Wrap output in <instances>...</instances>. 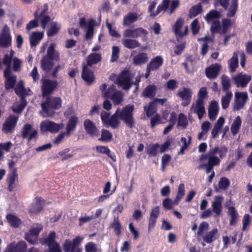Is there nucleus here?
Segmentation results:
<instances>
[{
  "mask_svg": "<svg viewBox=\"0 0 252 252\" xmlns=\"http://www.w3.org/2000/svg\"><path fill=\"white\" fill-rule=\"evenodd\" d=\"M227 148L224 146L215 147L210 149L205 154L202 155L199 158V160L202 162L205 160L207 165L216 166L220 164V158H222L226 155Z\"/></svg>",
  "mask_w": 252,
  "mask_h": 252,
  "instance_id": "f257e3e1",
  "label": "nucleus"
},
{
  "mask_svg": "<svg viewBox=\"0 0 252 252\" xmlns=\"http://www.w3.org/2000/svg\"><path fill=\"white\" fill-rule=\"evenodd\" d=\"M133 76L127 70H124L118 76L112 74L110 79L123 90H128L132 85Z\"/></svg>",
  "mask_w": 252,
  "mask_h": 252,
  "instance_id": "f03ea898",
  "label": "nucleus"
},
{
  "mask_svg": "<svg viewBox=\"0 0 252 252\" xmlns=\"http://www.w3.org/2000/svg\"><path fill=\"white\" fill-rule=\"evenodd\" d=\"M61 106L62 100L59 97H49L41 104L40 114L44 117H52L54 114L53 110L59 109Z\"/></svg>",
  "mask_w": 252,
  "mask_h": 252,
  "instance_id": "7ed1b4c3",
  "label": "nucleus"
},
{
  "mask_svg": "<svg viewBox=\"0 0 252 252\" xmlns=\"http://www.w3.org/2000/svg\"><path fill=\"white\" fill-rule=\"evenodd\" d=\"M134 109L133 105L128 104L122 110L118 108L119 110V118L123 120L126 126L130 128L134 126L135 121L133 117V112Z\"/></svg>",
  "mask_w": 252,
  "mask_h": 252,
  "instance_id": "20e7f679",
  "label": "nucleus"
},
{
  "mask_svg": "<svg viewBox=\"0 0 252 252\" xmlns=\"http://www.w3.org/2000/svg\"><path fill=\"white\" fill-rule=\"evenodd\" d=\"M180 2L178 0H163L162 3L159 5L156 11L153 14L157 16L162 11H166L168 14H171L175 12L176 9L179 7Z\"/></svg>",
  "mask_w": 252,
  "mask_h": 252,
  "instance_id": "39448f33",
  "label": "nucleus"
},
{
  "mask_svg": "<svg viewBox=\"0 0 252 252\" xmlns=\"http://www.w3.org/2000/svg\"><path fill=\"white\" fill-rule=\"evenodd\" d=\"M105 97L111 98L115 105H119L123 101L124 94L116 90L114 85L110 86L107 90L103 93Z\"/></svg>",
  "mask_w": 252,
  "mask_h": 252,
  "instance_id": "423d86ee",
  "label": "nucleus"
},
{
  "mask_svg": "<svg viewBox=\"0 0 252 252\" xmlns=\"http://www.w3.org/2000/svg\"><path fill=\"white\" fill-rule=\"evenodd\" d=\"M64 127L63 123L57 124L54 122L45 120L40 124V130L43 132L49 131L51 133H57Z\"/></svg>",
  "mask_w": 252,
  "mask_h": 252,
  "instance_id": "0eeeda50",
  "label": "nucleus"
},
{
  "mask_svg": "<svg viewBox=\"0 0 252 252\" xmlns=\"http://www.w3.org/2000/svg\"><path fill=\"white\" fill-rule=\"evenodd\" d=\"M95 24V21L93 19H90L88 22L86 21L84 18H81L80 19L79 23L80 27L81 28H87L85 34V38L87 40H89L93 37Z\"/></svg>",
  "mask_w": 252,
  "mask_h": 252,
  "instance_id": "6e6552de",
  "label": "nucleus"
},
{
  "mask_svg": "<svg viewBox=\"0 0 252 252\" xmlns=\"http://www.w3.org/2000/svg\"><path fill=\"white\" fill-rule=\"evenodd\" d=\"M56 234L54 231L51 232L46 238H45L42 244L47 245L50 252H62L60 245L56 241Z\"/></svg>",
  "mask_w": 252,
  "mask_h": 252,
  "instance_id": "1a4fd4ad",
  "label": "nucleus"
},
{
  "mask_svg": "<svg viewBox=\"0 0 252 252\" xmlns=\"http://www.w3.org/2000/svg\"><path fill=\"white\" fill-rule=\"evenodd\" d=\"M248 99V95L247 92H236L233 109L238 111L243 108Z\"/></svg>",
  "mask_w": 252,
  "mask_h": 252,
  "instance_id": "9d476101",
  "label": "nucleus"
},
{
  "mask_svg": "<svg viewBox=\"0 0 252 252\" xmlns=\"http://www.w3.org/2000/svg\"><path fill=\"white\" fill-rule=\"evenodd\" d=\"M177 95L182 100L183 105L186 106L191 102L192 91L190 88L183 87L178 90Z\"/></svg>",
  "mask_w": 252,
  "mask_h": 252,
  "instance_id": "9b49d317",
  "label": "nucleus"
},
{
  "mask_svg": "<svg viewBox=\"0 0 252 252\" xmlns=\"http://www.w3.org/2000/svg\"><path fill=\"white\" fill-rule=\"evenodd\" d=\"M43 227L41 224H35L31 228L30 232L25 236V238L30 243L34 244L37 242V238Z\"/></svg>",
  "mask_w": 252,
  "mask_h": 252,
  "instance_id": "f8f14e48",
  "label": "nucleus"
},
{
  "mask_svg": "<svg viewBox=\"0 0 252 252\" xmlns=\"http://www.w3.org/2000/svg\"><path fill=\"white\" fill-rule=\"evenodd\" d=\"M18 120V116L10 115L3 124L2 131L6 133H11L17 125Z\"/></svg>",
  "mask_w": 252,
  "mask_h": 252,
  "instance_id": "ddd939ff",
  "label": "nucleus"
},
{
  "mask_svg": "<svg viewBox=\"0 0 252 252\" xmlns=\"http://www.w3.org/2000/svg\"><path fill=\"white\" fill-rule=\"evenodd\" d=\"M11 37L9 28L5 25L0 33V46L7 47L11 45Z\"/></svg>",
  "mask_w": 252,
  "mask_h": 252,
  "instance_id": "4468645a",
  "label": "nucleus"
},
{
  "mask_svg": "<svg viewBox=\"0 0 252 252\" xmlns=\"http://www.w3.org/2000/svg\"><path fill=\"white\" fill-rule=\"evenodd\" d=\"M252 79L251 76L242 73L232 77V80L238 87H246Z\"/></svg>",
  "mask_w": 252,
  "mask_h": 252,
  "instance_id": "2eb2a0df",
  "label": "nucleus"
},
{
  "mask_svg": "<svg viewBox=\"0 0 252 252\" xmlns=\"http://www.w3.org/2000/svg\"><path fill=\"white\" fill-rule=\"evenodd\" d=\"M190 111L192 113L197 114L198 119L201 120L205 114L204 101L197 100L195 103L192 105Z\"/></svg>",
  "mask_w": 252,
  "mask_h": 252,
  "instance_id": "dca6fc26",
  "label": "nucleus"
},
{
  "mask_svg": "<svg viewBox=\"0 0 252 252\" xmlns=\"http://www.w3.org/2000/svg\"><path fill=\"white\" fill-rule=\"evenodd\" d=\"M221 68V65L218 63L212 64L206 68V75L209 79H215L218 76Z\"/></svg>",
  "mask_w": 252,
  "mask_h": 252,
  "instance_id": "f3484780",
  "label": "nucleus"
},
{
  "mask_svg": "<svg viewBox=\"0 0 252 252\" xmlns=\"http://www.w3.org/2000/svg\"><path fill=\"white\" fill-rule=\"evenodd\" d=\"M184 23V19L182 18H179L176 21L173 27V31L176 35L183 36L188 34V27L187 26L185 28L184 31L182 30Z\"/></svg>",
  "mask_w": 252,
  "mask_h": 252,
  "instance_id": "a211bd4d",
  "label": "nucleus"
},
{
  "mask_svg": "<svg viewBox=\"0 0 252 252\" xmlns=\"http://www.w3.org/2000/svg\"><path fill=\"white\" fill-rule=\"evenodd\" d=\"M57 82L45 79L42 81V90L44 96L51 94L57 86Z\"/></svg>",
  "mask_w": 252,
  "mask_h": 252,
  "instance_id": "6ab92c4d",
  "label": "nucleus"
},
{
  "mask_svg": "<svg viewBox=\"0 0 252 252\" xmlns=\"http://www.w3.org/2000/svg\"><path fill=\"white\" fill-rule=\"evenodd\" d=\"M223 200L224 198L222 196H215V200L212 203L213 211L217 216H219L222 211V204L223 201Z\"/></svg>",
  "mask_w": 252,
  "mask_h": 252,
  "instance_id": "aec40b11",
  "label": "nucleus"
},
{
  "mask_svg": "<svg viewBox=\"0 0 252 252\" xmlns=\"http://www.w3.org/2000/svg\"><path fill=\"white\" fill-rule=\"evenodd\" d=\"M229 0H227L225 6H223L220 2V5L227 10V15L228 17H233L236 13L238 8V0H231V3H228Z\"/></svg>",
  "mask_w": 252,
  "mask_h": 252,
  "instance_id": "412c9836",
  "label": "nucleus"
},
{
  "mask_svg": "<svg viewBox=\"0 0 252 252\" xmlns=\"http://www.w3.org/2000/svg\"><path fill=\"white\" fill-rule=\"evenodd\" d=\"M4 75L6 78L5 88L7 89L12 88L15 83L16 80V76L12 75L11 70L6 69L4 71Z\"/></svg>",
  "mask_w": 252,
  "mask_h": 252,
  "instance_id": "4be33fe9",
  "label": "nucleus"
},
{
  "mask_svg": "<svg viewBox=\"0 0 252 252\" xmlns=\"http://www.w3.org/2000/svg\"><path fill=\"white\" fill-rule=\"evenodd\" d=\"M84 127L86 132L92 136H97L99 134V130L95 126L94 124L90 120H86L84 122Z\"/></svg>",
  "mask_w": 252,
  "mask_h": 252,
  "instance_id": "5701e85b",
  "label": "nucleus"
},
{
  "mask_svg": "<svg viewBox=\"0 0 252 252\" xmlns=\"http://www.w3.org/2000/svg\"><path fill=\"white\" fill-rule=\"evenodd\" d=\"M159 214V207L158 206H156L153 208L149 218V222L148 225L149 231H151L154 228Z\"/></svg>",
  "mask_w": 252,
  "mask_h": 252,
  "instance_id": "b1692460",
  "label": "nucleus"
},
{
  "mask_svg": "<svg viewBox=\"0 0 252 252\" xmlns=\"http://www.w3.org/2000/svg\"><path fill=\"white\" fill-rule=\"evenodd\" d=\"M82 77L88 84H92L94 80L93 71L87 65H83V66Z\"/></svg>",
  "mask_w": 252,
  "mask_h": 252,
  "instance_id": "393cba45",
  "label": "nucleus"
},
{
  "mask_svg": "<svg viewBox=\"0 0 252 252\" xmlns=\"http://www.w3.org/2000/svg\"><path fill=\"white\" fill-rule=\"evenodd\" d=\"M43 207V200L41 198H36L30 207V211L32 213H38L42 210Z\"/></svg>",
  "mask_w": 252,
  "mask_h": 252,
  "instance_id": "a878e982",
  "label": "nucleus"
},
{
  "mask_svg": "<svg viewBox=\"0 0 252 252\" xmlns=\"http://www.w3.org/2000/svg\"><path fill=\"white\" fill-rule=\"evenodd\" d=\"M140 15L135 12H128L124 18L123 25L128 26L131 24L137 21L139 18Z\"/></svg>",
  "mask_w": 252,
  "mask_h": 252,
  "instance_id": "bb28decb",
  "label": "nucleus"
},
{
  "mask_svg": "<svg viewBox=\"0 0 252 252\" xmlns=\"http://www.w3.org/2000/svg\"><path fill=\"white\" fill-rule=\"evenodd\" d=\"M219 104L216 101H212L209 107V117L211 120H215L219 112Z\"/></svg>",
  "mask_w": 252,
  "mask_h": 252,
  "instance_id": "cd10ccee",
  "label": "nucleus"
},
{
  "mask_svg": "<svg viewBox=\"0 0 252 252\" xmlns=\"http://www.w3.org/2000/svg\"><path fill=\"white\" fill-rule=\"evenodd\" d=\"M43 32H33L29 37L31 46H36L43 38Z\"/></svg>",
  "mask_w": 252,
  "mask_h": 252,
  "instance_id": "c85d7f7f",
  "label": "nucleus"
},
{
  "mask_svg": "<svg viewBox=\"0 0 252 252\" xmlns=\"http://www.w3.org/2000/svg\"><path fill=\"white\" fill-rule=\"evenodd\" d=\"M218 233L217 228L213 229L203 236L204 241L208 244L211 243L216 239Z\"/></svg>",
  "mask_w": 252,
  "mask_h": 252,
  "instance_id": "c756f323",
  "label": "nucleus"
},
{
  "mask_svg": "<svg viewBox=\"0 0 252 252\" xmlns=\"http://www.w3.org/2000/svg\"><path fill=\"white\" fill-rule=\"evenodd\" d=\"M78 122V119L76 116H72L69 118L67 125L66 127L67 136H69L71 132L73 131L75 129Z\"/></svg>",
  "mask_w": 252,
  "mask_h": 252,
  "instance_id": "7c9ffc66",
  "label": "nucleus"
},
{
  "mask_svg": "<svg viewBox=\"0 0 252 252\" xmlns=\"http://www.w3.org/2000/svg\"><path fill=\"white\" fill-rule=\"evenodd\" d=\"M148 60V55L145 53H141L133 57V63L136 65H140L146 63Z\"/></svg>",
  "mask_w": 252,
  "mask_h": 252,
  "instance_id": "2f4dec72",
  "label": "nucleus"
},
{
  "mask_svg": "<svg viewBox=\"0 0 252 252\" xmlns=\"http://www.w3.org/2000/svg\"><path fill=\"white\" fill-rule=\"evenodd\" d=\"M163 59L160 56H157L153 59L148 64L149 68L152 70H157L161 66L163 63Z\"/></svg>",
  "mask_w": 252,
  "mask_h": 252,
  "instance_id": "473e14b6",
  "label": "nucleus"
},
{
  "mask_svg": "<svg viewBox=\"0 0 252 252\" xmlns=\"http://www.w3.org/2000/svg\"><path fill=\"white\" fill-rule=\"evenodd\" d=\"M238 53L239 51L234 52L231 58L228 62L230 71L232 72L235 71L238 66Z\"/></svg>",
  "mask_w": 252,
  "mask_h": 252,
  "instance_id": "72a5a7b5",
  "label": "nucleus"
},
{
  "mask_svg": "<svg viewBox=\"0 0 252 252\" xmlns=\"http://www.w3.org/2000/svg\"><path fill=\"white\" fill-rule=\"evenodd\" d=\"M101 59V55L97 53H92L90 54L87 58V64L88 66H90L93 64H96L100 61Z\"/></svg>",
  "mask_w": 252,
  "mask_h": 252,
  "instance_id": "f704fd0d",
  "label": "nucleus"
},
{
  "mask_svg": "<svg viewBox=\"0 0 252 252\" xmlns=\"http://www.w3.org/2000/svg\"><path fill=\"white\" fill-rule=\"evenodd\" d=\"M124 46L128 49H132L140 46V43L135 39L125 38L122 40Z\"/></svg>",
  "mask_w": 252,
  "mask_h": 252,
  "instance_id": "c9c22d12",
  "label": "nucleus"
},
{
  "mask_svg": "<svg viewBox=\"0 0 252 252\" xmlns=\"http://www.w3.org/2000/svg\"><path fill=\"white\" fill-rule=\"evenodd\" d=\"M55 43H52L47 50V57L51 60H59V53L55 50Z\"/></svg>",
  "mask_w": 252,
  "mask_h": 252,
  "instance_id": "e433bc0d",
  "label": "nucleus"
},
{
  "mask_svg": "<svg viewBox=\"0 0 252 252\" xmlns=\"http://www.w3.org/2000/svg\"><path fill=\"white\" fill-rule=\"evenodd\" d=\"M61 26L56 22H52L50 24V28L47 34L48 36H52L57 34L60 30Z\"/></svg>",
  "mask_w": 252,
  "mask_h": 252,
  "instance_id": "4c0bfd02",
  "label": "nucleus"
},
{
  "mask_svg": "<svg viewBox=\"0 0 252 252\" xmlns=\"http://www.w3.org/2000/svg\"><path fill=\"white\" fill-rule=\"evenodd\" d=\"M18 174L16 171H13L10 176L8 179V189L12 191L17 185L18 183Z\"/></svg>",
  "mask_w": 252,
  "mask_h": 252,
  "instance_id": "58836bf2",
  "label": "nucleus"
},
{
  "mask_svg": "<svg viewBox=\"0 0 252 252\" xmlns=\"http://www.w3.org/2000/svg\"><path fill=\"white\" fill-rule=\"evenodd\" d=\"M220 17V13L215 10H212L209 11L206 15L205 19L207 23H212L216 21Z\"/></svg>",
  "mask_w": 252,
  "mask_h": 252,
  "instance_id": "ea45409f",
  "label": "nucleus"
},
{
  "mask_svg": "<svg viewBox=\"0 0 252 252\" xmlns=\"http://www.w3.org/2000/svg\"><path fill=\"white\" fill-rule=\"evenodd\" d=\"M228 214L231 217L230 220V224L231 225H235L237 221L238 214L234 207H229L228 210Z\"/></svg>",
  "mask_w": 252,
  "mask_h": 252,
  "instance_id": "a19ab883",
  "label": "nucleus"
},
{
  "mask_svg": "<svg viewBox=\"0 0 252 252\" xmlns=\"http://www.w3.org/2000/svg\"><path fill=\"white\" fill-rule=\"evenodd\" d=\"M157 90L156 87L154 85H150L147 86L144 90L142 94L146 97H154L156 94Z\"/></svg>",
  "mask_w": 252,
  "mask_h": 252,
  "instance_id": "79ce46f5",
  "label": "nucleus"
},
{
  "mask_svg": "<svg viewBox=\"0 0 252 252\" xmlns=\"http://www.w3.org/2000/svg\"><path fill=\"white\" fill-rule=\"evenodd\" d=\"M6 218L10 225L14 227H18L21 224L20 219L11 214L7 215Z\"/></svg>",
  "mask_w": 252,
  "mask_h": 252,
  "instance_id": "37998d69",
  "label": "nucleus"
},
{
  "mask_svg": "<svg viewBox=\"0 0 252 252\" xmlns=\"http://www.w3.org/2000/svg\"><path fill=\"white\" fill-rule=\"evenodd\" d=\"M147 34L148 32L142 28L134 29L135 38L140 37L142 41H146L148 40Z\"/></svg>",
  "mask_w": 252,
  "mask_h": 252,
  "instance_id": "c03bdc74",
  "label": "nucleus"
},
{
  "mask_svg": "<svg viewBox=\"0 0 252 252\" xmlns=\"http://www.w3.org/2000/svg\"><path fill=\"white\" fill-rule=\"evenodd\" d=\"M119 110H117L115 113L110 118L109 126L115 128L117 127L120 124V118H119Z\"/></svg>",
  "mask_w": 252,
  "mask_h": 252,
  "instance_id": "a18cd8bd",
  "label": "nucleus"
},
{
  "mask_svg": "<svg viewBox=\"0 0 252 252\" xmlns=\"http://www.w3.org/2000/svg\"><path fill=\"white\" fill-rule=\"evenodd\" d=\"M159 145L158 143L149 145L146 148L147 153L150 157H156L158 153Z\"/></svg>",
  "mask_w": 252,
  "mask_h": 252,
  "instance_id": "49530a36",
  "label": "nucleus"
},
{
  "mask_svg": "<svg viewBox=\"0 0 252 252\" xmlns=\"http://www.w3.org/2000/svg\"><path fill=\"white\" fill-rule=\"evenodd\" d=\"M241 124V117L238 116L234 120L231 126V131L233 135H236L238 132Z\"/></svg>",
  "mask_w": 252,
  "mask_h": 252,
  "instance_id": "de8ad7c7",
  "label": "nucleus"
},
{
  "mask_svg": "<svg viewBox=\"0 0 252 252\" xmlns=\"http://www.w3.org/2000/svg\"><path fill=\"white\" fill-rule=\"evenodd\" d=\"M230 185V181L228 179L225 177H222L220 179L219 183V188H216L215 190L219 191L220 189L225 190Z\"/></svg>",
  "mask_w": 252,
  "mask_h": 252,
  "instance_id": "09e8293b",
  "label": "nucleus"
},
{
  "mask_svg": "<svg viewBox=\"0 0 252 252\" xmlns=\"http://www.w3.org/2000/svg\"><path fill=\"white\" fill-rule=\"evenodd\" d=\"M232 95L233 94L231 92L227 91L225 95L222 97L221 105L223 109H226L228 107Z\"/></svg>",
  "mask_w": 252,
  "mask_h": 252,
  "instance_id": "8fccbe9b",
  "label": "nucleus"
},
{
  "mask_svg": "<svg viewBox=\"0 0 252 252\" xmlns=\"http://www.w3.org/2000/svg\"><path fill=\"white\" fill-rule=\"evenodd\" d=\"M16 93L21 96V98H24L25 94L29 95L30 94L27 92L25 88L24 87L23 82L20 81L15 88Z\"/></svg>",
  "mask_w": 252,
  "mask_h": 252,
  "instance_id": "3c124183",
  "label": "nucleus"
},
{
  "mask_svg": "<svg viewBox=\"0 0 252 252\" xmlns=\"http://www.w3.org/2000/svg\"><path fill=\"white\" fill-rule=\"evenodd\" d=\"M47 57H44L41 61L42 68L45 71H48L53 66L52 62Z\"/></svg>",
  "mask_w": 252,
  "mask_h": 252,
  "instance_id": "603ef678",
  "label": "nucleus"
},
{
  "mask_svg": "<svg viewBox=\"0 0 252 252\" xmlns=\"http://www.w3.org/2000/svg\"><path fill=\"white\" fill-rule=\"evenodd\" d=\"M110 227L114 230L117 235L121 234V224L118 217L114 219L113 222L110 225Z\"/></svg>",
  "mask_w": 252,
  "mask_h": 252,
  "instance_id": "864d4df0",
  "label": "nucleus"
},
{
  "mask_svg": "<svg viewBox=\"0 0 252 252\" xmlns=\"http://www.w3.org/2000/svg\"><path fill=\"white\" fill-rule=\"evenodd\" d=\"M14 54V52L13 50H11L10 54L5 55L3 59V63L5 65L7 66V68L6 69H11V63L12 60H13V55Z\"/></svg>",
  "mask_w": 252,
  "mask_h": 252,
  "instance_id": "5fc2aeb1",
  "label": "nucleus"
},
{
  "mask_svg": "<svg viewBox=\"0 0 252 252\" xmlns=\"http://www.w3.org/2000/svg\"><path fill=\"white\" fill-rule=\"evenodd\" d=\"M185 193V188L184 184L179 185L178 192L175 197V203H178L183 198Z\"/></svg>",
  "mask_w": 252,
  "mask_h": 252,
  "instance_id": "6e6d98bb",
  "label": "nucleus"
},
{
  "mask_svg": "<svg viewBox=\"0 0 252 252\" xmlns=\"http://www.w3.org/2000/svg\"><path fill=\"white\" fill-rule=\"evenodd\" d=\"M188 124V121L187 117L183 114L181 113L179 115L177 126L181 127L182 128H185Z\"/></svg>",
  "mask_w": 252,
  "mask_h": 252,
  "instance_id": "4d7b16f0",
  "label": "nucleus"
},
{
  "mask_svg": "<svg viewBox=\"0 0 252 252\" xmlns=\"http://www.w3.org/2000/svg\"><path fill=\"white\" fill-rule=\"evenodd\" d=\"M106 26L108 29L109 33L112 36L116 38H120L121 37V34L116 31V28L114 24L107 22Z\"/></svg>",
  "mask_w": 252,
  "mask_h": 252,
  "instance_id": "13d9d810",
  "label": "nucleus"
},
{
  "mask_svg": "<svg viewBox=\"0 0 252 252\" xmlns=\"http://www.w3.org/2000/svg\"><path fill=\"white\" fill-rule=\"evenodd\" d=\"M26 249L27 245L24 241H20L17 244L14 243L13 247L14 252H25Z\"/></svg>",
  "mask_w": 252,
  "mask_h": 252,
  "instance_id": "bf43d9fd",
  "label": "nucleus"
},
{
  "mask_svg": "<svg viewBox=\"0 0 252 252\" xmlns=\"http://www.w3.org/2000/svg\"><path fill=\"white\" fill-rule=\"evenodd\" d=\"M178 204L175 203V199L174 201H172L169 198H165L162 202V205L166 210L172 209L174 206L177 205Z\"/></svg>",
  "mask_w": 252,
  "mask_h": 252,
  "instance_id": "052dcab7",
  "label": "nucleus"
},
{
  "mask_svg": "<svg viewBox=\"0 0 252 252\" xmlns=\"http://www.w3.org/2000/svg\"><path fill=\"white\" fill-rule=\"evenodd\" d=\"M21 102L20 104L15 105L12 110L15 113H21L26 105V101L24 98H21Z\"/></svg>",
  "mask_w": 252,
  "mask_h": 252,
  "instance_id": "680f3d73",
  "label": "nucleus"
},
{
  "mask_svg": "<svg viewBox=\"0 0 252 252\" xmlns=\"http://www.w3.org/2000/svg\"><path fill=\"white\" fill-rule=\"evenodd\" d=\"M221 78L223 91H226V92L229 91L228 89L230 87L229 78L225 75H222Z\"/></svg>",
  "mask_w": 252,
  "mask_h": 252,
  "instance_id": "e2e57ef3",
  "label": "nucleus"
},
{
  "mask_svg": "<svg viewBox=\"0 0 252 252\" xmlns=\"http://www.w3.org/2000/svg\"><path fill=\"white\" fill-rule=\"evenodd\" d=\"M202 6L198 4L191 7L190 9L189 15L190 17H194L202 12Z\"/></svg>",
  "mask_w": 252,
  "mask_h": 252,
  "instance_id": "0e129e2a",
  "label": "nucleus"
},
{
  "mask_svg": "<svg viewBox=\"0 0 252 252\" xmlns=\"http://www.w3.org/2000/svg\"><path fill=\"white\" fill-rule=\"evenodd\" d=\"M63 248L64 252H73L75 249L74 248L72 241L68 239L65 240L63 244Z\"/></svg>",
  "mask_w": 252,
  "mask_h": 252,
  "instance_id": "69168bd1",
  "label": "nucleus"
},
{
  "mask_svg": "<svg viewBox=\"0 0 252 252\" xmlns=\"http://www.w3.org/2000/svg\"><path fill=\"white\" fill-rule=\"evenodd\" d=\"M231 25V20L229 19H223L222 22V27H221V31L220 34H224L226 33L228 28Z\"/></svg>",
  "mask_w": 252,
  "mask_h": 252,
  "instance_id": "338daca9",
  "label": "nucleus"
},
{
  "mask_svg": "<svg viewBox=\"0 0 252 252\" xmlns=\"http://www.w3.org/2000/svg\"><path fill=\"white\" fill-rule=\"evenodd\" d=\"M86 252H97V248L95 244L93 242L87 243L85 246Z\"/></svg>",
  "mask_w": 252,
  "mask_h": 252,
  "instance_id": "774afa93",
  "label": "nucleus"
}]
</instances>
